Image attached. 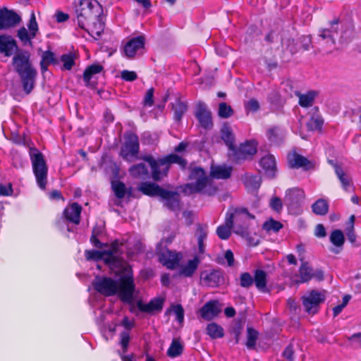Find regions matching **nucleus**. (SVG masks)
I'll use <instances>...</instances> for the list:
<instances>
[{"instance_id": "1", "label": "nucleus", "mask_w": 361, "mask_h": 361, "mask_svg": "<svg viewBox=\"0 0 361 361\" xmlns=\"http://www.w3.org/2000/svg\"><path fill=\"white\" fill-rule=\"evenodd\" d=\"M87 259L103 261L117 275H121L119 283L110 278L96 277L92 283L99 293H133L134 284L130 267L123 260L117 243L104 245L101 250L85 252Z\"/></svg>"}, {"instance_id": "2", "label": "nucleus", "mask_w": 361, "mask_h": 361, "mask_svg": "<svg viewBox=\"0 0 361 361\" xmlns=\"http://www.w3.org/2000/svg\"><path fill=\"white\" fill-rule=\"evenodd\" d=\"M254 216L250 214L244 209H231L228 211L225 223L219 226L216 229L218 236L222 240H226L231 233V228H234V232L245 238L250 245H257L259 243L258 238L250 236L247 221Z\"/></svg>"}, {"instance_id": "3", "label": "nucleus", "mask_w": 361, "mask_h": 361, "mask_svg": "<svg viewBox=\"0 0 361 361\" xmlns=\"http://www.w3.org/2000/svg\"><path fill=\"white\" fill-rule=\"evenodd\" d=\"M29 57L27 52L19 51L13 58V65L21 78L25 94H28L33 89L36 75L35 71L29 61Z\"/></svg>"}, {"instance_id": "4", "label": "nucleus", "mask_w": 361, "mask_h": 361, "mask_svg": "<svg viewBox=\"0 0 361 361\" xmlns=\"http://www.w3.org/2000/svg\"><path fill=\"white\" fill-rule=\"evenodd\" d=\"M142 159L150 165L152 178L157 180L166 175L171 164H178L182 168L185 167L186 164L185 161L176 154H171L164 158L159 159L158 160H155L151 156H145Z\"/></svg>"}, {"instance_id": "5", "label": "nucleus", "mask_w": 361, "mask_h": 361, "mask_svg": "<svg viewBox=\"0 0 361 361\" xmlns=\"http://www.w3.org/2000/svg\"><path fill=\"white\" fill-rule=\"evenodd\" d=\"M139 190L144 194L149 196H159L164 204L172 210L179 207V196L176 192H169L159 187L155 183H142Z\"/></svg>"}, {"instance_id": "6", "label": "nucleus", "mask_w": 361, "mask_h": 361, "mask_svg": "<svg viewBox=\"0 0 361 361\" xmlns=\"http://www.w3.org/2000/svg\"><path fill=\"white\" fill-rule=\"evenodd\" d=\"M102 13V7L97 0H80L76 6L78 25L85 27L87 21L97 20Z\"/></svg>"}, {"instance_id": "7", "label": "nucleus", "mask_w": 361, "mask_h": 361, "mask_svg": "<svg viewBox=\"0 0 361 361\" xmlns=\"http://www.w3.org/2000/svg\"><path fill=\"white\" fill-rule=\"evenodd\" d=\"M30 154L37 183L41 189L44 190L47 181L48 171L45 160L42 153L35 149H31Z\"/></svg>"}, {"instance_id": "8", "label": "nucleus", "mask_w": 361, "mask_h": 361, "mask_svg": "<svg viewBox=\"0 0 361 361\" xmlns=\"http://www.w3.org/2000/svg\"><path fill=\"white\" fill-rule=\"evenodd\" d=\"M189 181L186 185V192H197L204 191L205 192H209L207 188L210 185V179L206 176L205 172L201 168L195 166L191 169Z\"/></svg>"}, {"instance_id": "9", "label": "nucleus", "mask_w": 361, "mask_h": 361, "mask_svg": "<svg viewBox=\"0 0 361 361\" xmlns=\"http://www.w3.org/2000/svg\"><path fill=\"white\" fill-rule=\"evenodd\" d=\"M305 198L304 191L298 188H293L286 191L284 198L285 204L289 212L293 214L300 213V207Z\"/></svg>"}, {"instance_id": "10", "label": "nucleus", "mask_w": 361, "mask_h": 361, "mask_svg": "<svg viewBox=\"0 0 361 361\" xmlns=\"http://www.w3.org/2000/svg\"><path fill=\"white\" fill-rule=\"evenodd\" d=\"M338 23H334L330 29H324L319 35V43L324 46L325 51H331L335 44V38L338 36Z\"/></svg>"}, {"instance_id": "11", "label": "nucleus", "mask_w": 361, "mask_h": 361, "mask_svg": "<svg viewBox=\"0 0 361 361\" xmlns=\"http://www.w3.org/2000/svg\"><path fill=\"white\" fill-rule=\"evenodd\" d=\"M38 25L35 13L32 12L27 24V29L21 27L18 31V37L24 44H31V39L35 38L38 32Z\"/></svg>"}, {"instance_id": "12", "label": "nucleus", "mask_w": 361, "mask_h": 361, "mask_svg": "<svg viewBox=\"0 0 361 361\" xmlns=\"http://www.w3.org/2000/svg\"><path fill=\"white\" fill-rule=\"evenodd\" d=\"M139 149V143L137 137L132 133L126 136V142L121 149V154L122 157L132 161L136 157Z\"/></svg>"}, {"instance_id": "13", "label": "nucleus", "mask_w": 361, "mask_h": 361, "mask_svg": "<svg viewBox=\"0 0 361 361\" xmlns=\"http://www.w3.org/2000/svg\"><path fill=\"white\" fill-rule=\"evenodd\" d=\"M321 281L324 279V274L321 269H314L307 262H304L300 267L299 276L295 279L296 283H305L311 279Z\"/></svg>"}, {"instance_id": "14", "label": "nucleus", "mask_w": 361, "mask_h": 361, "mask_svg": "<svg viewBox=\"0 0 361 361\" xmlns=\"http://www.w3.org/2000/svg\"><path fill=\"white\" fill-rule=\"evenodd\" d=\"M200 282L203 286L215 287L223 282V276L219 270H204L200 274Z\"/></svg>"}, {"instance_id": "15", "label": "nucleus", "mask_w": 361, "mask_h": 361, "mask_svg": "<svg viewBox=\"0 0 361 361\" xmlns=\"http://www.w3.org/2000/svg\"><path fill=\"white\" fill-rule=\"evenodd\" d=\"M324 300V295H304L302 297L305 311L312 314H314L319 311V305Z\"/></svg>"}, {"instance_id": "16", "label": "nucleus", "mask_w": 361, "mask_h": 361, "mask_svg": "<svg viewBox=\"0 0 361 361\" xmlns=\"http://www.w3.org/2000/svg\"><path fill=\"white\" fill-rule=\"evenodd\" d=\"M165 299L161 297H155L148 303H144L142 300H138L136 302L138 310L145 313L152 314L155 312H160L163 308Z\"/></svg>"}, {"instance_id": "17", "label": "nucleus", "mask_w": 361, "mask_h": 361, "mask_svg": "<svg viewBox=\"0 0 361 361\" xmlns=\"http://www.w3.org/2000/svg\"><path fill=\"white\" fill-rule=\"evenodd\" d=\"M159 262L168 269L175 268L180 259L182 255L180 253L170 251L169 250H161L158 251Z\"/></svg>"}, {"instance_id": "18", "label": "nucleus", "mask_w": 361, "mask_h": 361, "mask_svg": "<svg viewBox=\"0 0 361 361\" xmlns=\"http://www.w3.org/2000/svg\"><path fill=\"white\" fill-rule=\"evenodd\" d=\"M195 116L202 127L211 128L213 126L212 115L207 105L202 102L197 104Z\"/></svg>"}, {"instance_id": "19", "label": "nucleus", "mask_w": 361, "mask_h": 361, "mask_svg": "<svg viewBox=\"0 0 361 361\" xmlns=\"http://www.w3.org/2000/svg\"><path fill=\"white\" fill-rule=\"evenodd\" d=\"M20 17L12 11L0 9V30L15 26L20 21Z\"/></svg>"}, {"instance_id": "20", "label": "nucleus", "mask_w": 361, "mask_h": 361, "mask_svg": "<svg viewBox=\"0 0 361 361\" xmlns=\"http://www.w3.org/2000/svg\"><path fill=\"white\" fill-rule=\"evenodd\" d=\"M221 312L219 302L216 300H210L200 309V313L204 319L210 321L217 317Z\"/></svg>"}, {"instance_id": "21", "label": "nucleus", "mask_w": 361, "mask_h": 361, "mask_svg": "<svg viewBox=\"0 0 361 361\" xmlns=\"http://www.w3.org/2000/svg\"><path fill=\"white\" fill-rule=\"evenodd\" d=\"M145 40L142 36L130 39L124 46L123 51L128 58H132L144 47Z\"/></svg>"}, {"instance_id": "22", "label": "nucleus", "mask_w": 361, "mask_h": 361, "mask_svg": "<svg viewBox=\"0 0 361 361\" xmlns=\"http://www.w3.org/2000/svg\"><path fill=\"white\" fill-rule=\"evenodd\" d=\"M288 162L292 168H302L305 170H308L314 167V164L312 161L296 152L288 154Z\"/></svg>"}, {"instance_id": "23", "label": "nucleus", "mask_w": 361, "mask_h": 361, "mask_svg": "<svg viewBox=\"0 0 361 361\" xmlns=\"http://www.w3.org/2000/svg\"><path fill=\"white\" fill-rule=\"evenodd\" d=\"M18 50L16 40L9 35L0 36V52L10 56Z\"/></svg>"}, {"instance_id": "24", "label": "nucleus", "mask_w": 361, "mask_h": 361, "mask_svg": "<svg viewBox=\"0 0 361 361\" xmlns=\"http://www.w3.org/2000/svg\"><path fill=\"white\" fill-rule=\"evenodd\" d=\"M82 29L87 31V32L94 38L100 36L104 30V25L100 17H97V20H89L86 23L85 27Z\"/></svg>"}, {"instance_id": "25", "label": "nucleus", "mask_w": 361, "mask_h": 361, "mask_svg": "<svg viewBox=\"0 0 361 361\" xmlns=\"http://www.w3.org/2000/svg\"><path fill=\"white\" fill-rule=\"evenodd\" d=\"M257 152V145L254 141L247 142L240 145L238 152L233 153L235 154L236 159H245L249 156L255 154Z\"/></svg>"}, {"instance_id": "26", "label": "nucleus", "mask_w": 361, "mask_h": 361, "mask_svg": "<svg viewBox=\"0 0 361 361\" xmlns=\"http://www.w3.org/2000/svg\"><path fill=\"white\" fill-rule=\"evenodd\" d=\"M329 163L334 167L336 174L342 185L343 189L345 191L350 190L351 188V178L349 175L347 174L343 168L334 164L333 161H329Z\"/></svg>"}, {"instance_id": "27", "label": "nucleus", "mask_w": 361, "mask_h": 361, "mask_svg": "<svg viewBox=\"0 0 361 361\" xmlns=\"http://www.w3.org/2000/svg\"><path fill=\"white\" fill-rule=\"evenodd\" d=\"M199 264V260L197 257L189 259L185 263L177 265L179 274L184 276H190L195 271Z\"/></svg>"}, {"instance_id": "28", "label": "nucleus", "mask_w": 361, "mask_h": 361, "mask_svg": "<svg viewBox=\"0 0 361 361\" xmlns=\"http://www.w3.org/2000/svg\"><path fill=\"white\" fill-rule=\"evenodd\" d=\"M81 207L77 203H73L64 210V215L66 219L75 224L80 222Z\"/></svg>"}, {"instance_id": "29", "label": "nucleus", "mask_w": 361, "mask_h": 361, "mask_svg": "<svg viewBox=\"0 0 361 361\" xmlns=\"http://www.w3.org/2000/svg\"><path fill=\"white\" fill-rule=\"evenodd\" d=\"M260 166L269 176H274L276 170V161L272 155H266L260 160Z\"/></svg>"}, {"instance_id": "30", "label": "nucleus", "mask_w": 361, "mask_h": 361, "mask_svg": "<svg viewBox=\"0 0 361 361\" xmlns=\"http://www.w3.org/2000/svg\"><path fill=\"white\" fill-rule=\"evenodd\" d=\"M221 137L225 142L228 148L234 152V135L231 128L228 125H224L221 129Z\"/></svg>"}, {"instance_id": "31", "label": "nucleus", "mask_w": 361, "mask_h": 361, "mask_svg": "<svg viewBox=\"0 0 361 361\" xmlns=\"http://www.w3.org/2000/svg\"><path fill=\"white\" fill-rule=\"evenodd\" d=\"M206 333L212 339L221 338L224 336L223 327L216 322H211L207 324Z\"/></svg>"}, {"instance_id": "32", "label": "nucleus", "mask_w": 361, "mask_h": 361, "mask_svg": "<svg viewBox=\"0 0 361 361\" xmlns=\"http://www.w3.org/2000/svg\"><path fill=\"white\" fill-rule=\"evenodd\" d=\"M231 169L224 165L212 166L211 176L215 178H227L231 175Z\"/></svg>"}, {"instance_id": "33", "label": "nucleus", "mask_w": 361, "mask_h": 361, "mask_svg": "<svg viewBox=\"0 0 361 361\" xmlns=\"http://www.w3.org/2000/svg\"><path fill=\"white\" fill-rule=\"evenodd\" d=\"M183 352V345L178 338H173L167 350L166 354L169 357L175 358L180 356Z\"/></svg>"}, {"instance_id": "34", "label": "nucleus", "mask_w": 361, "mask_h": 361, "mask_svg": "<svg viewBox=\"0 0 361 361\" xmlns=\"http://www.w3.org/2000/svg\"><path fill=\"white\" fill-rule=\"evenodd\" d=\"M254 283L259 291H264L267 286V274L261 269L256 270Z\"/></svg>"}, {"instance_id": "35", "label": "nucleus", "mask_w": 361, "mask_h": 361, "mask_svg": "<svg viewBox=\"0 0 361 361\" xmlns=\"http://www.w3.org/2000/svg\"><path fill=\"white\" fill-rule=\"evenodd\" d=\"M103 69V67L99 64H93L87 67L83 75L84 81L87 85H90V80L93 78L95 74L100 73Z\"/></svg>"}, {"instance_id": "36", "label": "nucleus", "mask_w": 361, "mask_h": 361, "mask_svg": "<svg viewBox=\"0 0 361 361\" xmlns=\"http://www.w3.org/2000/svg\"><path fill=\"white\" fill-rule=\"evenodd\" d=\"M129 171L130 175L135 178H145L148 175L147 169L143 164H139L132 166Z\"/></svg>"}, {"instance_id": "37", "label": "nucleus", "mask_w": 361, "mask_h": 361, "mask_svg": "<svg viewBox=\"0 0 361 361\" xmlns=\"http://www.w3.org/2000/svg\"><path fill=\"white\" fill-rule=\"evenodd\" d=\"M258 335V331L252 327L248 326L247 328V341L245 345L247 348L253 349L255 347Z\"/></svg>"}, {"instance_id": "38", "label": "nucleus", "mask_w": 361, "mask_h": 361, "mask_svg": "<svg viewBox=\"0 0 361 361\" xmlns=\"http://www.w3.org/2000/svg\"><path fill=\"white\" fill-rule=\"evenodd\" d=\"M267 135L270 142L277 143L281 140L283 133L280 128L277 127H272L268 129Z\"/></svg>"}, {"instance_id": "39", "label": "nucleus", "mask_w": 361, "mask_h": 361, "mask_svg": "<svg viewBox=\"0 0 361 361\" xmlns=\"http://www.w3.org/2000/svg\"><path fill=\"white\" fill-rule=\"evenodd\" d=\"M329 238L331 243L338 247H341L345 241L344 235L340 230L332 231Z\"/></svg>"}, {"instance_id": "40", "label": "nucleus", "mask_w": 361, "mask_h": 361, "mask_svg": "<svg viewBox=\"0 0 361 361\" xmlns=\"http://www.w3.org/2000/svg\"><path fill=\"white\" fill-rule=\"evenodd\" d=\"M245 184L250 190L257 189L261 184V178L259 176H248L245 178Z\"/></svg>"}, {"instance_id": "41", "label": "nucleus", "mask_w": 361, "mask_h": 361, "mask_svg": "<svg viewBox=\"0 0 361 361\" xmlns=\"http://www.w3.org/2000/svg\"><path fill=\"white\" fill-rule=\"evenodd\" d=\"M312 207L314 213L317 215H324L328 212V204L324 200H318Z\"/></svg>"}, {"instance_id": "42", "label": "nucleus", "mask_w": 361, "mask_h": 361, "mask_svg": "<svg viewBox=\"0 0 361 361\" xmlns=\"http://www.w3.org/2000/svg\"><path fill=\"white\" fill-rule=\"evenodd\" d=\"M55 61L54 54L51 51H44L42 55V61H41V69L42 71H46L47 66L51 63H54Z\"/></svg>"}, {"instance_id": "43", "label": "nucleus", "mask_w": 361, "mask_h": 361, "mask_svg": "<svg viewBox=\"0 0 361 361\" xmlns=\"http://www.w3.org/2000/svg\"><path fill=\"white\" fill-rule=\"evenodd\" d=\"M111 187L115 195L118 198H123L125 196L126 193V188L123 183L118 180H114L111 183Z\"/></svg>"}, {"instance_id": "44", "label": "nucleus", "mask_w": 361, "mask_h": 361, "mask_svg": "<svg viewBox=\"0 0 361 361\" xmlns=\"http://www.w3.org/2000/svg\"><path fill=\"white\" fill-rule=\"evenodd\" d=\"M323 121L319 116H312L306 123V126L310 130H319L322 128Z\"/></svg>"}, {"instance_id": "45", "label": "nucleus", "mask_w": 361, "mask_h": 361, "mask_svg": "<svg viewBox=\"0 0 361 361\" xmlns=\"http://www.w3.org/2000/svg\"><path fill=\"white\" fill-rule=\"evenodd\" d=\"M299 104L303 107H308L312 106L315 94L312 92H307V94H299Z\"/></svg>"}, {"instance_id": "46", "label": "nucleus", "mask_w": 361, "mask_h": 361, "mask_svg": "<svg viewBox=\"0 0 361 361\" xmlns=\"http://www.w3.org/2000/svg\"><path fill=\"white\" fill-rule=\"evenodd\" d=\"M233 114V111L230 105H228L225 102H221L219 105L218 115L221 118H229Z\"/></svg>"}, {"instance_id": "47", "label": "nucleus", "mask_w": 361, "mask_h": 361, "mask_svg": "<svg viewBox=\"0 0 361 361\" xmlns=\"http://www.w3.org/2000/svg\"><path fill=\"white\" fill-rule=\"evenodd\" d=\"M281 228L282 224L280 222L274 221L273 219H270L263 224V228L269 233L277 232Z\"/></svg>"}, {"instance_id": "48", "label": "nucleus", "mask_w": 361, "mask_h": 361, "mask_svg": "<svg viewBox=\"0 0 361 361\" xmlns=\"http://www.w3.org/2000/svg\"><path fill=\"white\" fill-rule=\"evenodd\" d=\"M171 310H172L175 315L176 319L178 322L182 325L184 322V309L180 304L172 305L171 306Z\"/></svg>"}, {"instance_id": "49", "label": "nucleus", "mask_w": 361, "mask_h": 361, "mask_svg": "<svg viewBox=\"0 0 361 361\" xmlns=\"http://www.w3.org/2000/svg\"><path fill=\"white\" fill-rule=\"evenodd\" d=\"M351 299V295H344L342 302L339 305H337L333 308V316L334 317H337L343 310L344 307H346L348 302Z\"/></svg>"}, {"instance_id": "50", "label": "nucleus", "mask_w": 361, "mask_h": 361, "mask_svg": "<svg viewBox=\"0 0 361 361\" xmlns=\"http://www.w3.org/2000/svg\"><path fill=\"white\" fill-rule=\"evenodd\" d=\"M245 108L247 112L254 113L259 109L260 104L257 99L251 98L245 103Z\"/></svg>"}, {"instance_id": "51", "label": "nucleus", "mask_w": 361, "mask_h": 361, "mask_svg": "<svg viewBox=\"0 0 361 361\" xmlns=\"http://www.w3.org/2000/svg\"><path fill=\"white\" fill-rule=\"evenodd\" d=\"M120 345H121L123 353H126L128 348L130 342V334L128 331H123L120 334Z\"/></svg>"}, {"instance_id": "52", "label": "nucleus", "mask_w": 361, "mask_h": 361, "mask_svg": "<svg viewBox=\"0 0 361 361\" xmlns=\"http://www.w3.org/2000/svg\"><path fill=\"white\" fill-rule=\"evenodd\" d=\"M243 325L240 322H236L231 329V334L235 338V344L239 343L240 336L242 332Z\"/></svg>"}, {"instance_id": "53", "label": "nucleus", "mask_w": 361, "mask_h": 361, "mask_svg": "<svg viewBox=\"0 0 361 361\" xmlns=\"http://www.w3.org/2000/svg\"><path fill=\"white\" fill-rule=\"evenodd\" d=\"M254 283V279L252 275L247 272H244L240 274V284L243 287H250Z\"/></svg>"}, {"instance_id": "54", "label": "nucleus", "mask_w": 361, "mask_h": 361, "mask_svg": "<svg viewBox=\"0 0 361 361\" xmlns=\"http://www.w3.org/2000/svg\"><path fill=\"white\" fill-rule=\"evenodd\" d=\"M174 112H175V118L176 120H180L182 115L186 111V106L184 103L178 101L173 106Z\"/></svg>"}, {"instance_id": "55", "label": "nucleus", "mask_w": 361, "mask_h": 361, "mask_svg": "<svg viewBox=\"0 0 361 361\" xmlns=\"http://www.w3.org/2000/svg\"><path fill=\"white\" fill-rule=\"evenodd\" d=\"M63 68L66 70H70L74 65V56L71 54H64L61 56Z\"/></svg>"}, {"instance_id": "56", "label": "nucleus", "mask_w": 361, "mask_h": 361, "mask_svg": "<svg viewBox=\"0 0 361 361\" xmlns=\"http://www.w3.org/2000/svg\"><path fill=\"white\" fill-rule=\"evenodd\" d=\"M282 356L286 361H294V349L291 344H289L285 348Z\"/></svg>"}, {"instance_id": "57", "label": "nucleus", "mask_w": 361, "mask_h": 361, "mask_svg": "<svg viewBox=\"0 0 361 361\" xmlns=\"http://www.w3.org/2000/svg\"><path fill=\"white\" fill-rule=\"evenodd\" d=\"M269 205L271 208L276 212H280L283 208L282 202L278 197L271 198L269 202Z\"/></svg>"}, {"instance_id": "58", "label": "nucleus", "mask_w": 361, "mask_h": 361, "mask_svg": "<svg viewBox=\"0 0 361 361\" xmlns=\"http://www.w3.org/2000/svg\"><path fill=\"white\" fill-rule=\"evenodd\" d=\"M121 78L126 81H133L137 78V74L134 71H123L121 74Z\"/></svg>"}, {"instance_id": "59", "label": "nucleus", "mask_w": 361, "mask_h": 361, "mask_svg": "<svg viewBox=\"0 0 361 361\" xmlns=\"http://www.w3.org/2000/svg\"><path fill=\"white\" fill-rule=\"evenodd\" d=\"M13 192L12 186L11 184L0 185V195L4 196L11 195Z\"/></svg>"}, {"instance_id": "60", "label": "nucleus", "mask_w": 361, "mask_h": 361, "mask_svg": "<svg viewBox=\"0 0 361 361\" xmlns=\"http://www.w3.org/2000/svg\"><path fill=\"white\" fill-rule=\"evenodd\" d=\"M314 235L318 238H324L326 235V229L322 224H317L316 226Z\"/></svg>"}, {"instance_id": "61", "label": "nucleus", "mask_w": 361, "mask_h": 361, "mask_svg": "<svg viewBox=\"0 0 361 361\" xmlns=\"http://www.w3.org/2000/svg\"><path fill=\"white\" fill-rule=\"evenodd\" d=\"M121 325L128 331L135 326V323L133 321H130L128 317L126 316L121 322Z\"/></svg>"}, {"instance_id": "62", "label": "nucleus", "mask_w": 361, "mask_h": 361, "mask_svg": "<svg viewBox=\"0 0 361 361\" xmlns=\"http://www.w3.org/2000/svg\"><path fill=\"white\" fill-rule=\"evenodd\" d=\"M153 89H149L145 97L144 102L145 105L152 106L153 104Z\"/></svg>"}, {"instance_id": "63", "label": "nucleus", "mask_w": 361, "mask_h": 361, "mask_svg": "<svg viewBox=\"0 0 361 361\" xmlns=\"http://www.w3.org/2000/svg\"><path fill=\"white\" fill-rule=\"evenodd\" d=\"M224 259L227 262L228 266L231 267L234 262L233 254L231 250H227L224 253Z\"/></svg>"}, {"instance_id": "64", "label": "nucleus", "mask_w": 361, "mask_h": 361, "mask_svg": "<svg viewBox=\"0 0 361 361\" xmlns=\"http://www.w3.org/2000/svg\"><path fill=\"white\" fill-rule=\"evenodd\" d=\"M120 300L130 305H133L135 295H118Z\"/></svg>"}]
</instances>
